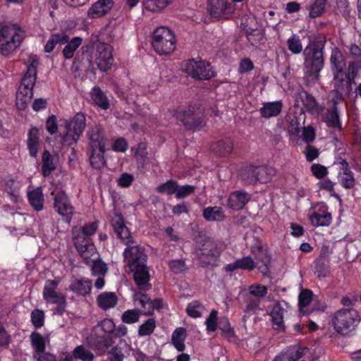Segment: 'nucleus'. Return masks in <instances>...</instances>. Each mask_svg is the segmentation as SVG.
I'll return each mask as SVG.
<instances>
[{"label":"nucleus","mask_w":361,"mask_h":361,"mask_svg":"<svg viewBox=\"0 0 361 361\" xmlns=\"http://www.w3.org/2000/svg\"><path fill=\"white\" fill-rule=\"evenodd\" d=\"M59 283V279L47 280L43 288L42 296L47 303L56 305L54 310L55 314L63 316L67 307V300L65 295L56 291Z\"/></svg>","instance_id":"0eeeda50"},{"label":"nucleus","mask_w":361,"mask_h":361,"mask_svg":"<svg viewBox=\"0 0 361 361\" xmlns=\"http://www.w3.org/2000/svg\"><path fill=\"white\" fill-rule=\"evenodd\" d=\"M330 63L332 73H341L345 68V60L338 47L332 49L330 56Z\"/></svg>","instance_id":"c85d7f7f"},{"label":"nucleus","mask_w":361,"mask_h":361,"mask_svg":"<svg viewBox=\"0 0 361 361\" xmlns=\"http://www.w3.org/2000/svg\"><path fill=\"white\" fill-rule=\"evenodd\" d=\"M27 199L30 204L35 210L39 212L44 208V195L42 188L39 187L27 192Z\"/></svg>","instance_id":"c9c22d12"},{"label":"nucleus","mask_w":361,"mask_h":361,"mask_svg":"<svg viewBox=\"0 0 361 361\" xmlns=\"http://www.w3.org/2000/svg\"><path fill=\"white\" fill-rule=\"evenodd\" d=\"M257 184L267 183L276 175V169L267 165L257 166Z\"/></svg>","instance_id":"a19ab883"},{"label":"nucleus","mask_w":361,"mask_h":361,"mask_svg":"<svg viewBox=\"0 0 361 361\" xmlns=\"http://www.w3.org/2000/svg\"><path fill=\"white\" fill-rule=\"evenodd\" d=\"M288 50L293 54H299L302 50V42L300 37L295 34L292 35L287 40Z\"/></svg>","instance_id":"4d7b16f0"},{"label":"nucleus","mask_w":361,"mask_h":361,"mask_svg":"<svg viewBox=\"0 0 361 361\" xmlns=\"http://www.w3.org/2000/svg\"><path fill=\"white\" fill-rule=\"evenodd\" d=\"M302 102L307 111L314 112L318 109V103L316 99L310 93L305 91L300 95Z\"/></svg>","instance_id":"13d9d810"},{"label":"nucleus","mask_w":361,"mask_h":361,"mask_svg":"<svg viewBox=\"0 0 361 361\" xmlns=\"http://www.w3.org/2000/svg\"><path fill=\"white\" fill-rule=\"evenodd\" d=\"M54 195V208L58 214L63 217L64 221L70 223L73 215V207L71 205L70 200L63 190H60Z\"/></svg>","instance_id":"ddd939ff"},{"label":"nucleus","mask_w":361,"mask_h":361,"mask_svg":"<svg viewBox=\"0 0 361 361\" xmlns=\"http://www.w3.org/2000/svg\"><path fill=\"white\" fill-rule=\"evenodd\" d=\"M82 38L80 37H74L65 44V47L62 50V54L66 60L71 59L75 55V51L82 44Z\"/></svg>","instance_id":"79ce46f5"},{"label":"nucleus","mask_w":361,"mask_h":361,"mask_svg":"<svg viewBox=\"0 0 361 361\" xmlns=\"http://www.w3.org/2000/svg\"><path fill=\"white\" fill-rule=\"evenodd\" d=\"M178 189V181L174 179L167 180L165 183L159 185L156 188V191L160 194H166L172 195L176 194Z\"/></svg>","instance_id":"de8ad7c7"},{"label":"nucleus","mask_w":361,"mask_h":361,"mask_svg":"<svg viewBox=\"0 0 361 361\" xmlns=\"http://www.w3.org/2000/svg\"><path fill=\"white\" fill-rule=\"evenodd\" d=\"M30 318L32 325L36 329L42 327L44 324V312L39 309H35L30 314Z\"/></svg>","instance_id":"69168bd1"},{"label":"nucleus","mask_w":361,"mask_h":361,"mask_svg":"<svg viewBox=\"0 0 361 361\" xmlns=\"http://www.w3.org/2000/svg\"><path fill=\"white\" fill-rule=\"evenodd\" d=\"M173 0H143V8L151 12H159L166 8Z\"/></svg>","instance_id":"49530a36"},{"label":"nucleus","mask_w":361,"mask_h":361,"mask_svg":"<svg viewBox=\"0 0 361 361\" xmlns=\"http://www.w3.org/2000/svg\"><path fill=\"white\" fill-rule=\"evenodd\" d=\"M68 39L69 35L65 32L51 34L44 46V51L51 53L57 45H64Z\"/></svg>","instance_id":"7c9ffc66"},{"label":"nucleus","mask_w":361,"mask_h":361,"mask_svg":"<svg viewBox=\"0 0 361 361\" xmlns=\"http://www.w3.org/2000/svg\"><path fill=\"white\" fill-rule=\"evenodd\" d=\"M218 311L213 309L206 319L205 325L208 332H214L218 329Z\"/></svg>","instance_id":"e2e57ef3"},{"label":"nucleus","mask_w":361,"mask_h":361,"mask_svg":"<svg viewBox=\"0 0 361 361\" xmlns=\"http://www.w3.org/2000/svg\"><path fill=\"white\" fill-rule=\"evenodd\" d=\"M310 220L314 227L329 226L332 221V215L328 211V206L323 202L319 204L317 210L310 215Z\"/></svg>","instance_id":"f3484780"},{"label":"nucleus","mask_w":361,"mask_h":361,"mask_svg":"<svg viewBox=\"0 0 361 361\" xmlns=\"http://www.w3.org/2000/svg\"><path fill=\"white\" fill-rule=\"evenodd\" d=\"M203 216L207 221H214L223 220L225 216L221 208L208 207L204 209Z\"/></svg>","instance_id":"09e8293b"},{"label":"nucleus","mask_w":361,"mask_h":361,"mask_svg":"<svg viewBox=\"0 0 361 361\" xmlns=\"http://www.w3.org/2000/svg\"><path fill=\"white\" fill-rule=\"evenodd\" d=\"M312 291L309 289H305L301 291L298 298V306L300 313L302 315H310L309 305L312 300Z\"/></svg>","instance_id":"ea45409f"},{"label":"nucleus","mask_w":361,"mask_h":361,"mask_svg":"<svg viewBox=\"0 0 361 361\" xmlns=\"http://www.w3.org/2000/svg\"><path fill=\"white\" fill-rule=\"evenodd\" d=\"M98 229V223L97 221L89 222L85 224L81 227V231L78 233L77 234L73 233V235L75 236H81L85 238H91L92 235L95 233L97 230Z\"/></svg>","instance_id":"680f3d73"},{"label":"nucleus","mask_w":361,"mask_h":361,"mask_svg":"<svg viewBox=\"0 0 361 361\" xmlns=\"http://www.w3.org/2000/svg\"><path fill=\"white\" fill-rule=\"evenodd\" d=\"M114 5V0H98L89 8L87 15L90 18L102 17L106 15Z\"/></svg>","instance_id":"a878e982"},{"label":"nucleus","mask_w":361,"mask_h":361,"mask_svg":"<svg viewBox=\"0 0 361 361\" xmlns=\"http://www.w3.org/2000/svg\"><path fill=\"white\" fill-rule=\"evenodd\" d=\"M218 329L221 330V336L229 342L233 341L236 338L235 333L233 328L231 327L228 317H221L219 318Z\"/></svg>","instance_id":"4c0bfd02"},{"label":"nucleus","mask_w":361,"mask_h":361,"mask_svg":"<svg viewBox=\"0 0 361 361\" xmlns=\"http://www.w3.org/2000/svg\"><path fill=\"white\" fill-rule=\"evenodd\" d=\"M88 346L92 349L97 355L101 356L106 353L113 344L112 336L106 334H99L97 329L87 339Z\"/></svg>","instance_id":"4468645a"},{"label":"nucleus","mask_w":361,"mask_h":361,"mask_svg":"<svg viewBox=\"0 0 361 361\" xmlns=\"http://www.w3.org/2000/svg\"><path fill=\"white\" fill-rule=\"evenodd\" d=\"M37 66L32 61L28 66L16 92V105L19 110L25 109L33 97V87L37 79Z\"/></svg>","instance_id":"20e7f679"},{"label":"nucleus","mask_w":361,"mask_h":361,"mask_svg":"<svg viewBox=\"0 0 361 361\" xmlns=\"http://www.w3.org/2000/svg\"><path fill=\"white\" fill-rule=\"evenodd\" d=\"M207 11L214 18L231 14L233 9L229 0H208Z\"/></svg>","instance_id":"412c9836"},{"label":"nucleus","mask_w":361,"mask_h":361,"mask_svg":"<svg viewBox=\"0 0 361 361\" xmlns=\"http://www.w3.org/2000/svg\"><path fill=\"white\" fill-rule=\"evenodd\" d=\"M332 84L334 90L332 94L334 95L333 99L338 101H343L345 98H349L353 92V85L356 82L350 78L345 71L341 73H333Z\"/></svg>","instance_id":"9b49d317"},{"label":"nucleus","mask_w":361,"mask_h":361,"mask_svg":"<svg viewBox=\"0 0 361 361\" xmlns=\"http://www.w3.org/2000/svg\"><path fill=\"white\" fill-rule=\"evenodd\" d=\"M155 329V319L149 318L139 326L137 334L140 337L148 336L153 334Z\"/></svg>","instance_id":"864d4df0"},{"label":"nucleus","mask_w":361,"mask_h":361,"mask_svg":"<svg viewBox=\"0 0 361 361\" xmlns=\"http://www.w3.org/2000/svg\"><path fill=\"white\" fill-rule=\"evenodd\" d=\"M182 68L190 77L199 81L209 80L216 75L211 63L202 59H188L183 63Z\"/></svg>","instance_id":"6e6552de"},{"label":"nucleus","mask_w":361,"mask_h":361,"mask_svg":"<svg viewBox=\"0 0 361 361\" xmlns=\"http://www.w3.org/2000/svg\"><path fill=\"white\" fill-rule=\"evenodd\" d=\"M90 148L105 147V132L99 125L92 126L87 134Z\"/></svg>","instance_id":"393cba45"},{"label":"nucleus","mask_w":361,"mask_h":361,"mask_svg":"<svg viewBox=\"0 0 361 361\" xmlns=\"http://www.w3.org/2000/svg\"><path fill=\"white\" fill-rule=\"evenodd\" d=\"M73 242L76 251L87 265L92 262V257L97 254V249L91 238L73 236Z\"/></svg>","instance_id":"f8f14e48"},{"label":"nucleus","mask_w":361,"mask_h":361,"mask_svg":"<svg viewBox=\"0 0 361 361\" xmlns=\"http://www.w3.org/2000/svg\"><path fill=\"white\" fill-rule=\"evenodd\" d=\"M24 39H11L0 40V55L10 57L19 48Z\"/></svg>","instance_id":"473e14b6"},{"label":"nucleus","mask_w":361,"mask_h":361,"mask_svg":"<svg viewBox=\"0 0 361 361\" xmlns=\"http://www.w3.org/2000/svg\"><path fill=\"white\" fill-rule=\"evenodd\" d=\"M251 252L255 256L256 259L266 266L265 269H268L267 264L270 263L271 258L268 255L267 250H264L262 245H258L252 247Z\"/></svg>","instance_id":"5fc2aeb1"},{"label":"nucleus","mask_w":361,"mask_h":361,"mask_svg":"<svg viewBox=\"0 0 361 361\" xmlns=\"http://www.w3.org/2000/svg\"><path fill=\"white\" fill-rule=\"evenodd\" d=\"M307 352V348L297 345H290L280 355H276L273 361H297Z\"/></svg>","instance_id":"5701e85b"},{"label":"nucleus","mask_w":361,"mask_h":361,"mask_svg":"<svg viewBox=\"0 0 361 361\" xmlns=\"http://www.w3.org/2000/svg\"><path fill=\"white\" fill-rule=\"evenodd\" d=\"M171 271L174 274L185 273L188 270V267L183 259H172L168 263Z\"/></svg>","instance_id":"774afa93"},{"label":"nucleus","mask_w":361,"mask_h":361,"mask_svg":"<svg viewBox=\"0 0 361 361\" xmlns=\"http://www.w3.org/2000/svg\"><path fill=\"white\" fill-rule=\"evenodd\" d=\"M90 94L94 104L101 109L107 110L109 108L110 104L109 99L99 86L93 87Z\"/></svg>","instance_id":"f704fd0d"},{"label":"nucleus","mask_w":361,"mask_h":361,"mask_svg":"<svg viewBox=\"0 0 361 361\" xmlns=\"http://www.w3.org/2000/svg\"><path fill=\"white\" fill-rule=\"evenodd\" d=\"M134 302L138 304L144 309L143 315L152 316L154 312H151V308L153 307V300L149 296L148 294L145 293H136L134 295Z\"/></svg>","instance_id":"e433bc0d"},{"label":"nucleus","mask_w":361,"mask_h":361,"mask_svg":"<svg viewBox=\"0 0 361 361\" xmlns=\"http://www.w3.org/2000/svg\"><path fill=\"white\" fill-rule=\"evenodd\" d=\"M234 143L229 137L218 140L211 143L210 151L216 157L228 158L233 152Z\"/></svg>","instance_id":"dca6fc26"},{"label":"nucleus","mask_w":361,"mask_h":361,"mask_svg":"<svg viewBox=\"0 0 361 361\" xmlns=\"http://www.w3.org/2000/svg\"><path fill=\"white\" fill-rule=\"evenodd\" d=\"M96 63L97 68L102 72L109 71L114 62L112 49L111 46L104 42H99L96 47Z\"/></svg>","instance_id":"2eb2a0df"},{"label":"nucleus","mask_w":361,"mask_h":361,"mask_svg":"<svg viewBox=\"0 0 361 361\" xmlns=\"http://www.w3.org/2000/svg\"><path fill=\"white\" fill-rule=\"evenodd\" d=\"M73 355L75 358L82 361H93L94 354L83 345H78L73 351Z\"/></svg>","instance_id":"603ef678"},{"label":"nucleus","mask_w":361,"mask_h":361,"mask_svg":"<svg viewBox=\"0 0 361 361\" xmlns=\"http://www.w3.org/2000/svg\"><path fill=\"white\" fill-rule=\"evenodd\" d=\"M90 162L92 167L94 169H101L106 165L104 153L105 147L90 148Z\"/></svg>","instance_id":"2f4dec72"},{"label":"nucleus","mask_w":361,"mask_h":361,"mask_svg":"<svg viewBox=\"0 0 361 361\" xmlns=\"http://www.w3.org/2000/svg\"><path fill=\"white\" fill-rule=\"evenodd\" d=\"M92 66V56L88 51V47L82 46L73 59V66L77 71H87Z\"/></svg>","instance_id":"b1692460"},{"label":"nucleus","mask_w":361,"mask_h":361,"mask_svg":"<svg viewBox=\"0 0 361 361\" xmlns=\"http://www.w3.org/2000/svg\"><path fill=\"white\" fill-rule=\"evenodd\" d=\"M286 305L287 302L284 300L276 301V303L274 305L271 312L269 313L273 327L276 330H285V325L283 321L285 313L284 306Z\"/></svg>","instance_id":"4be33fe9"},{"label":"nucleus","mask_w":361,"mask_h":361,"mask_svg":"<svg viewBox=\"0 0 361 361\" xmlns=\"http://www.w3.org/2000/svg\"><path fill=\"white\" fill-rule=\"evenodd\" d=\"M106 353L109 361H123V359L125 357L123 348L119 344L114 346L110 350H108Z\"/></svg>","instance_id":"338daca9"},{"label":"nucleus","mask_w":361,"mask_h":361,"mask_svg":"<svg viewBox=\"0 0 361 361\" xmlns=\"http://www.w3.org/2000/svg\"><path fill=\"white\" fill-rule=\"evenodd\" d=\"M257 166L247 164L241 167L239 178L247 185H257Z\"/></svg>","instance_id":"72a5a7b5"},{"label":"nucleus","mask_w":361,"mask_h":361,"mask_svg":"<svg viewBox=\"0 0 361 361\" xmlns=\"http://www.w3.org/2000/svg\"><path fill=\"white\" fill-rule=\"evenodd\" d=\"M361 71V58L350 61L348 65V73L346 75L355 82L356 78L358 77Z\"/></svg>","instance_id":"052dcab7"},{"label":"nucleus","mask_w":361,"mask_h":361,"mask_svg":"<svg viewBox=\"0 0 361 361\" xmlns=\"http://www.w3.org/2000/svg\"><path fill=\"white\" fill-rule=\"evenodd\" d=\"M56 169L54 157L47 149H44L42 156V173L48 177Z\"/></svg>","instance_id":"c03bdc74"},{"label":"nucleus","mask_w":361,"mask_h":361,"mask_svg":"<svg viewBox=\"0 0 361 361\" xmlns=\"http://www.w3.org/2000/svg\"><path fill=\"white\" fill-rule=\"evenodd\" d=\"M117 302L118 298L113 292L102 293L97 297L98 306L104 310L114 307Z\"/></svg>","instance_id":"58836bf2"},{"label":"nucleus","mask_w":361,"mask_h":361,"mask_svg":"<svg viewBox=\"0 0 361 361\" xmlns=\"http://www.w3.org/2000/svg\"><path fill=\"white\" fill-rule=\"evenodd\" d=\"M141 315L140 309H130L123 312L121 316V320L127 324H132L139 321Z\"/></svg>","instance_id":"6e6d98bb"},{"label":"nucleus","mask_w":361,"mask_h":361,"mask_svg":"<svg viewBox=\"0 0 361 361\" xmlns=\"http://www.w3.org/2000/svg\"><path fill=\"white\" fill-rule=\"evenodd\" d=\"M338 100H336L335 99H331V106H329L324 114L323 121L326 123L329 128H337L339 130H342V124L338 109Z\"/></svg>","instance_id":"aec40b11"},{"label":"nucleus","mask_w":361,"mask_h":361,"mask_svg":"<svg viewBox=\"0 0 361 361\" xmlns=\"http://www.w3.org/2000/svg\"><path fill=\"white\" fill-rule=\"evenodd\" d=\"M186 330L183 327H179L174 330L171 336V341L176 349L179 352L185 350L184 341L186 338Z\"/></svg>","instance_id":"37998d69"},{"label":"nucleus","mask_w":361,"mask_h":361,"mask_svg":"<svg viewBox=\"0 0 361 361\" xmlns=\"http://www.w3.org/2000/svg\"><path fill=\"white\" fill-rule=\"evenodd\" d=\"M301 129V118L293 116V117H289L288 124V131L290 135L294 136H299L300 132Z\"/></svg>","instance_id":"0e129e2a"},{"label":"nucleus","mask_w":361,"mask_h":361,"mask_svg":"<svg viewBox=\"0 0 361 361\" xmlns=\"http://www.w3.org/2000/svg\"><path fill=\"white\" fill-rule=\"evenodd\" d=\"M283 106L281 100L264 102L259 111L261 117L264 118L276 117L281 112Z\"/></svg>","instance_id":"cd10ccee"},{"label":"nucleus","mask_w":361,"mask_h":361,"mask_svg":"<svg viewBox=\"0 0 361 361\" xmlns=\"http://www.w3.org/2000/svg\"><path fill=\"white\" fill-rule=\"evenodd\" d=\"M111 226L116 237L121 243L127 245L123 252L124 262L133 273V279L139 290L147 291L151 289L149 283L150 275L147 266V255L145 248L138 245H132L134 240L128 228L125 225L122 215H117L111 221Z\"/></svg>","instance_id":"f257e3e1"},{"label":"nucleus","mask_w":361,"mask_h":361,"mask_svg":"<svg viewBox=\"0 0 361 361\" xmlns=\"http://www.w3.org/2000/svg\"><path fill=\"white\" fill-rule=\"evenodd\" d=\"M326 0H314L310 6L309 16L311 18H315L321 16L325 8Z\"/></svg>","instance_id":"bf43d9fd"},{"label":"nucleus","mask_w":361,"mask_h":361,"mask_svg":"<svg viewBox=\"0 0 361 361\" xmlns=\"http://www.w3.org/2000/svg\"><path fill=\"white\" fill-rule=\"evenodd\" d=\"M312 270L318 278H324L329 273L328 265L326 263L325 257L319 255L313 262Z\"/></svg>","instance_id":"a18cd8bd"},{"label":"nucleus","mask_w":361,"mask_h":361,"mask_svg":"<svg viewBox=\"0 0 361 361\" xmlns=\"http://www.w3.org/2000/svg\"><path fill=\"white\" fill-rule=\"evenodd\" d=\"M171 114L187 130H200L206 125L203 111L191 104L173 109Z\"/></svg>","instance_id":"7ed1b4c3"},{"label":"nucleus","mask_w":361,"mask_h":361,"mask_svg":"<svg viewBox=\"0 0 361 361\" xmlns=\"http://www.w3.org/2000/svg\"><path fill=\"white\" fill-rule=\"evenodd\" d=\"M30 341L35 353H44L46 350L45 340L44 337L38 332L34 331L30 335Z\"/></svg>","instance_id":"8fccbe9b"},{"label":"nucleus","mask_w":361,"mask_h":361,"mask_svg":"<svg viewBox=\"0 0 361 361\" xmlns=\"http://www.w3.org/2000/svg\"><path fill=\"white\" fill-rule=\"evenodd\" d=\"M251 195L243 190H234L230 192L227 199L228 208L240 211L250 201Z\"/></svg>","instance_id":"a211bd4d"},{"label":"nucleus","mask_w":361,"mask_h":361,"mask_svg":"<svg viewBox=\"0 0 361 361\" xmlns=\"http://www.w3.org/2000/svg\"><path fill=\"white\" fill-rule=\"evenodd\" d=\"M25 39L24 30L16 23L10 22L0 23V40L11 39Z\"/></svg>","instance_id":"6ab92c4d"},{"label":"nucleus","mask_w":361,"mask_h":361,"mask_svg":"<svg viewBox=\"0 0 361 361\" xmlns=\"http://www.w3.org/2000/svg\"><path fill=\"white\" fill-rule=\"evenodd\" d=\"M151 44L154 51L159 55H169L176 49V37L169 27H158L152 34Z\"/></svg>","instance_id":"39448f33"},{"label":"nucleus","mask_w":361,"mask_h":361,"mask_svg":"<svg viewBox=\"0 0 361 361\" xmlns=\"http://www.w3.org/2000/svg\"><path fill=\"white\" fill-rule=\"evenodd\" d=\"M86 127V117L82 112L65 121L66 133L62 137L63 144L71 146L78 141Z\"/></svg>","instance_id":"1a4fd4ad"},{"label":"nucleus","mask_w":361,"mask_h":361,"mask_svg":"<svg viewBox=\"0 0 361 361\" xmlns=\"http://www.w3.org/2000/svg\"><path fill=\"white\" fill-rule=\"evenodd\" d=\"M198 259L203 268L217 267L221 255V250L216 242L209 238L204 240L197 252Z\"/></svg>","instance_id":"9d476101"},{"label":"nucleus","mask_w":361,"mask_h":361,"mask_svg":"<svg viewBox=\"0 0 361 361\" xmlns=\"http://www.w3.org/2000/svg\"><path fill=\"white\" fill-rule=\"evenodd\" d=\"M92 275L104 276L108 271L106 264L99 257L95 259H92L90 262Z\"/></svg>","instance_id":"3c124183"},{"label":"nucleus","mask_w":361,"mask_h":361,"mask_svg":"<svg viewBox=\"0 0 361 361\" xmlns=\"http://www.w3.org/2000/svg\"><path fill=\"white\" fill-rule=\"evenodd\" d=\"M92 282L90 279L82 277L73 281L68 288L78 296L85 297L91 293Z\"/></svg>","instance_id":"bb28decb"},{"label":"nucleus","mask_w":361,"mask_h":361,"mask_svg":"<svg viewBox=\"0 0 361 361\" xmlns=\"http://www.w3.org/2000/svg\"><path fill=\"white\" fill-rule=\"evenodd\" d=\"M360 321L359 314L353 308H343L333 315L331 322L334 330L343 336H348Z\"/></svg>","instance_id":"423d86ee"},{"label":"nucleus","mask_w":361,"mask_h":361,"mask_svg":"<svg viewBox=\"0 0 361 361\" xmlns=\"http://www.w3.org/2000/svg\"><path fill=\"white\" fill-rule=\"evenodd\" d=\"M27 145L30 156L37 158L39 146V134L37 128L32 127L28 131Z\"/></svg>","instance_id":"c756f323"},{"label":"nucleus","mask_w":361,"mask_h":361,"mask_svg":"<svg viewBox=\"0 0 361 361\" xmlns=\"http://www.w3.org/2000/svg\"><path fill=\"white\" fill-rule=\"evenodd\" d=\"M326 37L324 34H318L303 50L304 73L309 81L315 82L324 66V47Z\"/></svg>","instance_id":"f03ea898"}]
</instances>
